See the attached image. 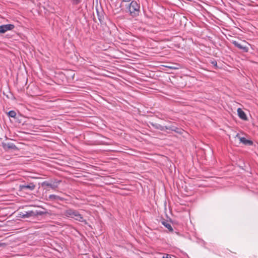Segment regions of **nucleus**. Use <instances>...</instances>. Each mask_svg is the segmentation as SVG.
I'll return each mask as SVG.
<instances>
[{
    "label": "nucleus",
    "mask_w": 258,
    "mask_h": 258,
    "mask_svg": "<svg viewBox=\"0 0 258 258\" xmlns=\"http://www.w3.org/2000/svg\"><path fill=\"white\" fill-rule=\"evenodd\" d=\"M63 215L67 217L74 218L80 222H83L85 221L82 216L78 211L72 209H69L65 210L63 212Z\"/></svg>",
    "instance_id": "obj_1"
},
{
    "label": "nucleus",
    "mask_w": 258,
    "mask_h": 258,
    "mask_svg": "<svg viewBox=\"0 0 258 258\" xmlns=\"http://www.w3.org/2000/svg\"><path fill=\"white\" fill-rule=\"evenodd\" d=\"M42 212H38L36 211L34 212L33 211H29L27 212H20L18 215H17V217L22 218H29L30 217H35L37 215H41L43 214Z\"/></svg>",
    "instance_id": "obj_3"
},
{
    "label": "nucleus",
    "mask_w": 258,
    "mask_h": 258,
    "mask_svg": "<svg viewBox=\"0 0 258 258\" xmlns=\"http://www.w3.org/2000/svg\"><path fill=\"white\" fill-rule=\"evenodd\" d=\"M235 138H238L241 143L245 145H252L253 144V142L251 141L247 140L244 137H240L239 134L235 136Z\"/></svg>",
    "instance_id": "obj_5"
},
{
    "label": "nucleus",
    "mask_w": 258,
    "mask_h": 258,
    "mask_svg": "<svg viewBox=\"0 0 258 258\" xmlns=\"http://www.w3.org/2000/svg\"><path fill=\"white\" fill-rule=\"evenodd\" d=\"M35 187V185L33 183H30L28 185H20L19 186L20 190L25 189H28L29 190H33Z\"/></svg>",
    "instance_id": "obj_8"
},
{
    "label": "nucleus",
    "mask_w": 258,
    "mask_h": 258,
    "mask_svg": "<svg viewBox=\"0 0 258 258\" xmlns=\"http://www.w3.org/2000/svg\"><path fill=\"white\" fill-rule=\"evenodd\" d=\"M8 114L9 117L15 118L16 116V112L14 110L10 111Z\"/></svg>",
    "instance_id": "obj_14"
},
{
    "label": "nucleus",
    "mask_w": 258,
    "mask_h": 258,
    "mask_svg": "<svg viewBox=\"0 0 258 258\" xmlns=\"http://www.w3.org/2000/svg\"><path fill=\"white\" fill-rule=\"evenodd\" d=\"M162 224L167 228L170 231L172 232L173 231V229L170 225V224L166 222H163Z\"/></svg>",
    "instance_id": "obj_12"
},
{
    "label": "nucleus",
    "mask_w": 258,
    "mask_h": 258,
    "mask_svg": "<svg viewBox=\"0 0 258 258\" xmlns=\"http://www.w3.org/2000/svg\"><path fill=\"white\" fill-rule=\"evenodd\" d=\"M73 5H78L80 3V0H71Z\"/></svg>",
    "instance_id": "obj_17"
},
{
    "label": "nucleus",
    "mask_w": 258,
    "mask_h": 258,
    "mask_svg": "<svg viewBox=\"0 0 258 258\" xmlns=\"http://www.w3.org/2000/svg\"><path fill=\"white\" fill-rule=\"evenodd\" d=\"M3 147H4V148L5 149H7V148H14V147H15V145L12 144V143H3Z\"/></svg>",
    "instance_id": "obj_13"
},
{
    "label": "nucleus",
    "mask_w": 258,
    "mask_h": 258,
    "mask_svg": "<svg viewBox=\"0 0 258 258\" xmlns=\"http://www.w3.org/2000/svg\"><path fill=\"white\" fill-rule=\"evenodd\" d=\"M162 258H171V256L168 254L164 255Z\"/></svg>",
    "instance_id": "obj_18"
},
{
    "label": "nucleus",
    "mask_w": 258,
    "mask_h": 258,
    "mask_svg": "<svg viewBox=\"0 0 258 258\" xmlns=\"http://www.w3.org/2000/svg\"><path fill=\"white\" fill-rule=\"evenodd\" d=\"M14 28V26L13 25L8 24V25H3L0 26V33H5L8 30H11Z\"/></svg>",
    "instance_id": "obj_6"
},
{
    "label": "nucleus",
    "mask_w": 258,
    "mask_h": 258,
    "mask_svg": "<svg viewBox=\"0 0 258 258\" xmlns=\"http://www.w3.org/2000/svg\"><path fill=\"white\" fill-rule=\"evenodd\" d=\"M26 118L23 116L19 115H17V127H20L21 125L25 126V124Z\"/></svg>",
    "instance_id": "obj_9"
},
{
    "label": "nucleus",
    "mask_w": 258,
    "mask_h": 258,
    "mask_svg": "<svg viewBox=\"0 0 258 258\" xmlns=\"http://www.w3.org/2000/svg\"><path fill=\"white\" fill-rule=\"evenodd\" d=\"M167 67L170 69L178 70L180 68V65L178 64H177L175 66H167Z\"/></svg>",
    "instance_id": "obj_15"
},
{
    "label": "nucleus",
    "mask_w": 258,
    "mask_h": 258,
    "mask_svg": "<svg viewBox=\"0 0 258 258\" xmlns=\"http://www.w3.org/2000/svg\"><path fill=\"white\" fill-rule=\"evenodd\" d=\"M58 198V196L54 195H50L49 196V198L51 200H56Z\"/></svg>",
    "instance_id": "obj_16"
},
{
    "label": "nucleus",
    "mask_w": 258,
    "mask_h": 258,
    "mask_svg": "<svg viewBox=\"0 0 258 258\" xmlns=\"http://www.w3.org/2000/svg\"><path fill=\"white\" fill-rule=\"evenodd\" d=\"M127 8L130 15L135 17L138 15L140 11V6L136 1H133L129 5Z\"/></svg>",
    "instance_id": "obj_2"
},
{
    "label": "nucleus",
    "mask_w": 258,
    "mask_h": 258,
    "mask_svg": "<svg viewBox=\"0 0 258 258\" xmlns=\"http://www.w3.org/2000/svg\"><path fill=\"white\" fill-rule=\"evenodd\" d=\"M237 113L238 115V116L242 119L244 120H247V118L246 116V115L245 114V112L240 108H238L237 109Z\"/></svg>",
    "instance_id": "obj_11"
},
{
    "label": "nucleus",
    "mask_w": 258,
    "mask_h": 258,
    "mask_svg": "<svg viewBox=\"0 0 258 258\" xmlns=\"http://www.w3.org/2000/svg\"><path fill=\"white\" fill-rule=\"evenodd\" d=\"M154 127L155 128H157V129H158L160 131H165V130H171V131H174V132H177V128L175 127V126H162L159 124H152Z\"/></svg>",
    "instance_id": "obj_4"
},
{
    "label": "nucleus",
    "mask_w": 258,
    "mask_h": 258,
    "mask_svg": "<svg viewBox=\"0 0 258 258\" xmlns=\"http://www.w3.org/2000/svg\"><path fill=\"white\" fill-rule=\"evenodd\" d=\"M59 182L60 181H57L53 183H50L48 182L47 181H44L42 183V185L43 186H49L52 189H55L58 187V185L59 183Z\"/></svg>",
    "instance_id": "obj_10"
},
{
    "label": "nucleus",
    "mask_w": 258,
    "mask_h": 258,
    "mask_svg": "<svg viewBox=\"0 0 258 258\" xmlns=\"http://www.w3.org/2000/svg\"><path fill=\"white\" fill-rule=\"evenodd\" d=\"M232 44L238 48L242 50L243 52H247L248 51V47L246 46H243L241 44L238 43L236 41H233Z\"/></svg>",
    "instance_id": "obj_7"
},
{
    "label": "nucleus",
    "mask_w": 258,
    "mask_h": 258,
    "mask_svg": "<svg viewBox=\"0 0 258 258\" xmlns=\"http://www.w3.org/2000/svg\"><path fill=\"white\" fill-rule=\"evenodd\" d=\"M17 132H19V133H27V132L26 131H17Z\"/></svg>",
    "instance_id": "obj_20"
},
{
    "label": "nucleus",
    "mask_w": 258,
    "mask_h": 258,
    "mask_svg": "<svg viewBox=\"0 0 258 258\" xmlns=\"http://www.w3.org/2000/svg\"><path fill=\"white\" fill-rule=\"evenodd\" d=\"M131 0H122V2H130Z\"/></svg>",
    "instance_id": "obj_21"
},
{
    "label": "nucleus",
    "mask_w": 258,
    "mask_h": 258,
    "mask_svg": "<svg viewBox=\"0 0 258 258\" xmlns=\"http://www.w3.org/2000/svg\"><path fill=\"white\" fill-rule=\"evenodd\" d=\"M211 63L213 66L217 67V62L216 61H213Z\"/></svg>",
    "instance_id": "obj_19"
}]
</instances>
